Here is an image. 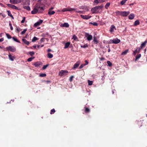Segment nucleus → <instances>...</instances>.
Segmentation results:
<instances>
[{
  "label": "nucleus",
  "mask_w": 147,
  "mask_h": 147,
  "mask_svg": "<svg viewBox=\"0 0 147 147\" xmlns=\"http://www.w3.org/2000/svg\"><path fill=\"white\" fill-rule=\"evenodd\" d=\"M74 77V76H71L70 77L69 80L70 82H71L72 81L73 79V78Z\"/></svg>",
  "instance_id": "8fccbe9b"
},
{
  "label": "nucleus",
  "mask_w": 147,
  "mask_h": 147,
  "mask_svg": "<svg viewBox=\"0 0 147 147\" xmlns=\"http://www.w3.org/2000/svg\"><path fill=\"white\" fill-rule=\"evenodd\" d=\"M45 38H42L40 39V42H44V41H45Z\"/></svg>",
  "instance_id": "6e6d98bb"
},
{
  "label": "nucleus",
  "mask_w": 147,
  "mask_h": 147,
  "mask_svg": "<svg viewBox=\"0 0 147 147\" xmlns=\"http://www.w3.org/2000/svg\"><path fill=\"white\" fill-rule=\"evenodd\" d=\"M6 72L7 73V74H10V72H8V71H7V72Z\"/></svg>",
  "instance_id": "338daca9"
},
{
  "label": "nucleus",
  "mask_w": 147,
  "mask_h": 147,
  "mask_svg": "<svg viewBox=\"0 0 147 147\" xmlns=\"http://www.w3.org/2000/svg\"><path fill=\"white\" fill-rule=\"evenodd\" d=\"M73 10H61V11L60 10H58L57 11V12H60L62 11L63 12H64L67 11H71Z\"/></svg>",
  "instance_id": "cd10ccee"
},
{
  "label": "nucleus",
  "mask_w": 147,
  "mask_h": 147,
  "mask_svg": "<svg viewBox=\"0 0 147 147\" xmlns=\"http://www.w3.org/2000/svg\"><path fill=\"white\" fill-rule=\"evenodd\" d=\"M36 46H33V47L35 48H36Z\"/></svg>",
  "instance_id": "774afa93"
},
{
  "label": "nucleus",
  "mask_w": 147,
  "mask_h": 147,
  "mask_svg": "<svg viewBox=\"0 0 147 147\" xmlns=\"http://www.w3.org/2000/svg\"><path fill=\"white\" fill-rule=\"evenodd\" d=\"M110 5V3H107L105 6V8L106 9H107Z\"/></svg>",
  "instance_id": "79ce46f5"
},
{
  "label": "nucleus",
  "mask_w": 147,
  "mask_h": 147,
  "mask_svg": "<svg viewBox=\"0 0 147 147\" xmlns=\"http://www.w3.org/2000/svg\"><path fill=\"white\" fill-rule=\"evenodd\" d=\"M5 51H10L11 52H14L16 51V49L13 46H9L6 47Z\"/></svg>",
  "instance_id": "f03ea898"
},
{
  "label": "nucleus",
  "mask_w": 147,
  "mask_h": 147,
  "mask_svg": "<svg viewBox=\"0 0 147 147\" xmlns=\"http://www.w3.org/2000/svg\"><path fill=\"white\" fill-rule=\"evenodd\" d=\"M107 62L109 66L111 67L112 66V64L110 61H107Z\"/></svg>",
  "instance_id": "473e14b6"
},
{
  "label": "nucleus",
  "mask_w": 147,
  "mask_h": 147,
  "mask_svg": "<svg viewBox=\"0 0 147 147\" xmlns=\"http://www.w3.org/2000/svg\"><path fill=\"white\" fill-rule=\"evenodd\" d=\"M7 11L8 13V15L11 17L12 19H13L14 18L11 13V12L9 10H7Z\"/></svg>",
  "instance_id": "4be33fe9"
},
{
  "label": "nucleus",
  "mask_w": 147,
  "mask_h": 147,
  "mask_svg": "<svg viewBox=\"0 0 147 147\" xmlns=\"http://www.w3.org/2000/svg\"><path fill=\"white\" fill-rule=\"evenodd\" d=\"M93 42H94V44H97L98 43V41L97 40L96 37L94 36V37Z\"/></svg>",
  "instance_id": "f3484780"
},
{
  "label": "nucleus",
  "mask_w": 147,
  "mask_h": 147,
  "mask_svg": "<svg viewBox=\"0 0 147 147\" xmlns=\"http://www.w3.org/2000/svg\"><path fill=\"white\" fill-rule=\"evenodd\" d=\"M115 13L117 15H121L123 17L127 16L129 13V11H117Z\"/></svg>",
  "instance_id": "f257e3e1"
},
{
  "label": "nucleus",
  "mask_w": 147,
  "mask_h": 147,
  "mask_svg": "<svg viewBox=\"0 0 147 147\" xmlns=\"http://www.w3.org/2000/svg\"><path fill=\"white\" fill-rule=\"evenodd\" d=\"M70 45V42H66L65 44V47L64 48L65 49H66L68 48L69 46Z\"/></svg>",
  "instance_id": "412c9836"
},
{
  "label": "nucleus",
  "mask_w": 147,
  "mask_h": 147,
  "mask_svg": "<svg viewBox=\"0 0 147 147\" xmlns=\"http://www.w3.org/2000/svg\"><path fill=\"white\" fill-rule=\"evenodd\" d=\"M21 0H10V2L12 4H17L21 2Z\"/></svg>",
  "instance_id": "0eeeda50"
},
{
  "label": "nucleus",
  "mask_w": 147,
  "mask_h": 147,
  "mask_svg": "<svg viewBox=\"0 0 147 147\" xmlns=\"http://www.w3.org/2000/svg\"><path fill=\"white\" fill-rule=\"evenodd\" d=\"M88 36L87 37V39L88 40H90L92 39V36L91 35H89L88 34Z\"/></svg>",
  "instance_id": "5701e85b"
},
{
  "label": "nucleus",
  "mask_w": 147,
  "mask_h": 147,
  "mask_svg": "<svg viewBox=\"0 0 147 147\" xmlns=\"http://www.w3.org/2000/svg\"><path fill=\"white\" fill-rule=\"evenodd\" d=\"M110 51H111V50H110V48H109L108 50V52H110Z\"/></svg>",
  "instance_id": "69168bd1"
},
{
  "label": "nucleus",
  "mask_w": 147,
  "mask_h": 147,
  "mask_svg": "<svg viewBox=\"0 0 147 147\" xmlns=\"http://www.w3.org/2000/svg\"><path fill=\"white\" fill-rule=\"evenodd\" d=\"M6 35L7 36V38L9 39H11V38H12L10 36V35H9V34L8 33H6Z\"/></svg>",
  "instance_id": "ea45409f"
},
{
  "label": "nucleus",
  "mask_w": 147,
  "mask_h": 147,
  "mask_svg": "<svg viewBox=\"0 0 147 147\" xmlns=\"http://www.w3.org/2000/svg\"><path fill=\"white\" fill-rule=\"evenodd\" d=\"M127 0H123L121 1L120 3L121 4V5H123L126 2Z\"/></svg>",
  "instance_id": "72a5a7b5"
},
{
  "label": "nucleus",
  "mask_w": 147,
  "mask_h": 147,
  "mask_svg": "<svg viewBox=\"0 0 147 147\" xmlns=\"http://www.w3.org/2000/svg\"><path fill=\"white\" fill-rule=\"evenodd\" d=\"M141 57V54H139L138 55H137L136 56V59L135 60L137 61L138 59Z\"/></svg>",
  "instance_id": "c756f323"
},
{
  "label": "nucleus",
  "mask_w": 147,
  "mask_h": 147,
  "mask_svg": "<svg viewBox=\"0 0 147 147\" xmlns=\"http://www.w3.org/2000/svg\"><path fill=\"white\" fill-rule=\"evenodd\" d=\"M8 6L9 7H10V8L13 9H17V8L14 5L9 4H8Z\"/></svg>",
  "instance_id": "dca6fc26"
},
{
  "label": "nucleus",
  "mask_w": 147,
  "mask_h": 147,
  "mask_svg": "<svg viewBox=\"0 0 147 147\" xmlns=\"http://www.w3.org/2000/svg\"><path fill=\"white\" fill-rule=\"evenodd\" d=\"M140 48H137L136 50L134 52V54L135 55L137 53H139L140 52Z\"/></svg>",
  "instance_id": "aec40b11"
},
{
  "label": "nucleus",
  "mask_w": 147,
  "mask_h": 147,
  "mask_svg": "<svg viewBox=\"0 0 147 147\" xmlns=\"http://www.w3.org/2000/svg\"><path fill=\"white\" fill-rule=\"evenodd\" d=\"M55 13V12L54 11L50 10L48 12V14L50 15H51Z\"/></svg>",
  "instance_id": "393cba45"
},
{
  "label": "nucleus",
  "mask_w": 147,
  "mask_h": 147,
  "mask_svg": "<svg viewBox=\"0 0 147 147\" xmlns=\"http://www.w3.org/2000/svg\"><path fill=\"white\" fill-rule=\"evenodd\" d=\"M76 12L80 13H84V11H83L78 10L76 11Z\"/></svg>",
  "instance_id": "49530a36"
},
{
  "label": "nucleus",
  "mask_w": 147,
  "mask_h": 147,
  "mask_svg": "<svg viewBox=\"0 0 147 147\" xmlns=\"http://www.w3.org/2000/svg\"><path fill=\"white\" fill-rule=\"evenodd\" d=\"M49 65V64H47L46 65H44L42 68V69L43 70L45 69Z\"/></svg>",
  "instance_id": "a19ab883"
},
{
  "label": "nucleus",
  "mask_w": 147,
  "mask_h": 147,
  "mask_svg": "<svg viewBox=\"0 0 147 147\" xmlns=\"http://www.w3.org/2000/svg\"><path fill=\"white\" fill-rule=\"evenodd\" d=\"M85 112L86 113H88L90 112V109L88 108L85 107Z\"/></svg>",
  "instance_id": "a878e982"
},
{
  "label": "nucleus",
  "mask_w": 147,
  "mask_h": 147,
  "mask_svg": "<svg viewBox=\"0 0 147 147\" xmlns=\"http://www.w3.org/2000/svg\"><path fill=\"white\" fill-rule=\"evenodd\" d=\"M93 13H99L98 10H91Z\"/></svg>",
  "instance_id": "b1692460"
},
{
  "label": "nucleus",
  "mask_w": 147,
  "mask_h": 147,
  "mask_svg": "<svg viewBox=\"0 0 147 147\" xmlns=\"http://www.w3.org/2000/svg\"><path fill=\"white\" fill-rule=\"evenodd\" d=\"M46 76V74H41L39 75V76L40 77H45Z\"/></svg>",
  "instance_id": "e433bc0d"
},
{
  "label": "nucleus",
  "mask_w": 147,
  "mask_h": 147,
  "mask_svg": "<svg viewBox=\"0 0 147 147\" xmlns=\"http://www.w3.org/2000/svg\"><path fill=\"white\" fill-rule=\"evenodd\" d=\"M51 49H49L48 50V52H51Z\"/></svg>",
  "instance_id": "052dcab7"
},
{
  "label": "nucleus",
  "mask_w": 147,
  "mask_h": 147,
  "mask_svg": "<svg viewBox=\"0 0 147 147\" xmlns=\"http://www.w3.org/2000/svg\"><path fill=\"white\" fill-rule=\"evenodd\" d=\"M44 10H33L31 11V13L32 14H35L37 13H42Z\"/></svg>",
  "instance_id": "423d86ee"
},
{
  "label": "nucleus",
  "mask_w": 147,
  "mask_h": 147,
  "mask_svg": "<svg viewBox=\"0 0 147 147\" xmlns=\"http://www.w3.org/2000/svg\"><path fill=\"white\" fill-rule=\"evenodd\" d=\"M29 54L30 55L32 56L33 55H34V53L33 51L30 52L29 53Z\"/></svg>",
  "instance_id": "a18cd8bd"
},
{
  "label": "nucleus",
  "mask_w": 147,
  "mask_h": 147,
  "mask_svg": "<svg viewBox=\"0 0 147 147\" xmlns=\"http://www.w3.org/2000/svg\"><path fill=\"white\" fill-rule=\"evenodd\" d=\"M120 42V40L117 38L113 39V40H110V43H113L117 44Z\"/></svg>",
  "instance_id": "7ed1b4c3"
},
{
  "label": "nucleus",
  "mask_w": 147,
  "mask_h": 147,
  "mask_svg": "<svg viewBox=\"0 0 147 147\" xmlns=\"http://www.w3.org/2000/svg\"><path fill=\"white\" fill-rule=\"evenodd\" d=\"M88 85L90 86H91V85H92V84L93 81H90V80H88Z\"/></svg>",
  "instance_id": "4c0bfd02"
},
{
  "label": "nucleus",
  "mask_w": 147,
  "mask_h": 147,
  "mask_svg": "<svg viewBox=\"0 0 147 147\" xmlns=\"http://www.w3.org/2000/svg\"><path fill=\"white\" fill-rule=\"evenodd\" d=\"M38 40V38L36 36H34L32 40V42H34Z\"/></svg>",
  "instance_id": "f704fd0d"
},
{
  "label": "nucleus",
  "mask_w": 147,
  "mask_h": 147,
  "mask_svg": "<svg viewBox=\"0 0 147 147\" xmlns=\"http://www.w3.org/2000/svg\"><path fill=\"white\" fill-rule=\"evenodd\" d=\"M53 55L50 53H48V57L49 58H51L53 57Z\"/></svg>",
  "instance_id": "c85d7f7f"
},
{
  "label": "nucleus",
  "mask_w": 147,
  "mask_h": 147,
  "mask_svg": "<svg viewBox=\"0 0 147 147\" xmlns=\"http://www.w3.org/2000/svg\"><path fill=\"white\" fill-rule=\"evenodd\" d=\"M42 65V63L41 62L37 61L36 62H35L33 65H34L36 67H38L40 65Z\"/></svg>",
  "instance_id": "1a4fd4ad"
},
{
  "label": "nucleus",
  "mask_w": 147,
  "mask_h": 147,
  "mask_svg": "<svg viewBox=\"0 0 147 147\" xmlns=\"http://www.w3.org/2000/svg\"><path fill=\"white\" fill-rule=\"evenodd\" d=\"M42 20L40 19L38 21L35 23L34 24V26L35 27H37L39 26L43 22Z\"/></svg>",
  "instance_id": "6e6552de"
},
{
  "label": "nucleus",
  "mask_w": 147,
  "mask_h": 147,
  "mask_svg": "<svg viewBox=\"0 0 147 147\" xmlns=\"http://www.w3.org/2000/svg\"><path fill=\"white\" fill-rule=\"evenodd\" d=\"M85 63L84 64V65H86L88 64V62L87 60H85Z\"/></svg>",
  "instance_id": "5fc2aeb1"
},
{
  "label": "nucleus",
  "mask_w": 147,
  "mask_h": 147,
  "mask_svg": "<svg viewBox=\"0 0 147 147\" xmlns=\"http://www.w3.org/2000/svg\"><path fill=\"white\" fill-rule=\"evenodd\" d=\"M81 47L83 48H86L88 47V45L87 44H85L84 46H81Z\"/></svg>",
  "instance_id": "09e8293b"
},
{
  "label": "nucleus",
  "mask_w": 147,
  "mask_h": 147,
  "mask_svg": "<svg viewBox=\"0 0 147 147\" xmlns=\"http://www.w3.org/2000/svg\"><path fill=\"white\" fill-rule=\"evenodd\" d=\"M135 17V15L134 14L131 13L128 16V18L130 20H132L134 19Z\"/></svg>",
  "instance_id": "2eb2a0df"
},
{
  "label": "nucleus",
  "mask_w": 147,
  "mask_h": 147,
  "mask_svg": "<svg viewBox=\"0 0 147 147\" xmlns=\"http://www.w3.org/2000/svg\"><path fill=\"white\" fill-rule=\"evenodd\" d=\"M90 24H91L94 26H97L98 25V24L96 22H94L93 23L90 22Z\"/></svg>",
  "instance_id": "c9c22d12"
},
{
  "label": "nucleus",
  "mask_w": 147,
  "mask_h": 147,
  "mask_svg": "<svg viewBox=\"0 0 147 147\" xmlns=\"http://www.w3.org/2000/svg\"><path fill=\"white\" fill-rule=\"evenodd\" d=\"M10 29L11 30H13V28L12 26H11V27H10Z\"/></svg>",
  "instance_id": "680f3d73"
},
{
  "label": "nucleus",
  "mask_w": 147,
  "mask_h": 147,
  "mask_svg": "<svg viewBox=\"0 0 147 147\" xmlns=\"http://www.w3.org/2000/svg\"><path fill=\"white\" fill-rule=\"evenodd\" d=\"M44 46L43 45H37V47L38 48L40 47H43Z\"/></svg>",
  "instance_id": "864d4df0"
},
{
  "label": "nucleus",
  "mask_w": 147,
  "mask_h": 147,
  "mask_svg": "<svg viewBox=\"0 0 147 147\" xmlns=\"http://www.w3.org/2000/svg\"><path fill=\"white\" fill-rule=\"evenodd\" d=\"M104 59H105V58L103 57L101 58H100V60H104Z\"/></svg>",
  "instance_id": "e2e57ef3"
},
{
  "label": "nucleus",
  "mask_w": 147,
  "mask_h": 147,
  "mask_svg": "<svg viewBox=\"0 0 147 147\" xmlns=\"http://www.w3.org/2000/svg\"><path fill=\"white\" fill-rule=\"evenodd\" d=\"M12 39L14 41H15L16 42L19 43H20L19 40L17 38H15V37H12Z\"/></svg>",
  "instance_id": "2f4dec72"
},
{
  "label": "nucleus",
  "mask_w": 147,
  "mask_h": 147,
  "mask_svg": "<svg viewBox=\"0 0 147 147\" xmlns=\"http://www.w3.org/2000/svg\"><path fill=\"white\" fill-rule=\"evenodd\" d=\"M84 66H85V65H84V64H82L80 67L79 69H81Z\"/></svg>",
  "instance_id": "603ef678"
},
{
  "label": "nucleus",
  "mask_w": 147,
  "mask_h": 147,
  "mask_svg": "<svg viewBox=\"0 0 147 147\" xmlns=\"http://www.w3.org/2000/svg\"><path fill=\"white\" fill-rule=\"evenodd\" d=\"M8 56L9 59L12 61H13V56H12L11 54H9L8 55Z\"/></svg>",
  "instance_id": "bb28decb"
},
{
  "label": "nucleus",
  "mask_w": 147,
  "mask_h": 147,
  "mask_svg": "<svg viewBox=\"0 0 147 147\" xmlns=\"http://www.w3.org/2000/svg\"><path fill=\"white\" fill-rule=\"evenodd\" d=\"M51 112L50 113H51V114H53L54 113H55V109H53L51 110Z\"/></svg>",
  "instance_id": "37998d69"
},
{
  "label": "nucleus",
  "mask_w": 147,
  "mask_h": 147,
  "mask_svg": "<svg viewBox=\"0 0 147 147\" xmlns=\"http://www.w3.org/2000/svg\"><path fill=\"white\" fill-rule=\"evenodd\" d=\"M22 40L23 41V42L27 45H29L30 42L29 41H28L26 39L24 38H23L22 39Z\"/></svg>",
  "instance_id": "4468645a"
},
{
  "label": "nucleus",
  "mask_w": 147,
  "mask_h": 147,
  "mask_svg": "<svg viewBox=\"0 0 147 147\" xmlns=\"http://www.w3.org/2000/svg\"><path fill=\"white\" fill-rule=\"evenodd\" d=\"M80 64V62H77L74 65L73 67L72 68V69H76L79 65Z\"/></svg>",
  "instance_id": "9b49d317"
},
{
  "label": "nucleus",
  "mask_w": 147,
  "mask_h": 147,
  "mask_svg": "<svg viewBox=\"0 0 147 147\" xmlns=\"http://www.w3.org/2000/svg\"><path fill=\"white\" fill-rule=\"evenodd\" d=\"M80 16L82 18L85 20L88 19L90 18L91 17V16H84L83 15H81Z\"/></svg>",
  "instance_id": "9d476101"
},
{
  "label": "nucleus",
  "mask_w": 147,
  "mask_h": 147,
  "mask_svg": "<svg viewBox=\"0 0 147 147\" xmlns=\"http://www.w3.org/2000/svg\"><path fill=\"white\" fill-rule=\"evenodd\" d=\"M4 40L3 38H2L0 39V42H1L3 41Z\"/></svg>",
  "instance_id": "4d7b16f0"
},
{
  "label": "nucleus",
  "mask_w": 147,
  "mask_h": 147,
  "mask_svg": "<svg viewBox=\"0 0 147 147\" xmlns=\"http://www.w3.org/2000/svg\"><path fill=\"white\" fill-rule=\"evenodd\" d=\"M100 1V0H94V3L96 5H97Z\"/></svg>",
  "instance_id": "58836bf2"
},
{
  "label": "nucleus",
  "mask_w": 147,
  "mask_h": 147,
  "mask_svg": "<svg viewBox=\"0 0 147 147\" xmlns=\"http://www.w3.org/2000/svg\"><path fill=\"white\" fill-rule=\"evenodd\" d=\"M69 24L67 23H65L64 24H61L60 25L61 27H64L66 28L69 27Z\"/></svg>",
  "instance_id": "ddd939ff"
},
{
  "label": "nucleus",
  "mask_w": 147,
  "mask_h": 147,
  "mask_svg": "<svg viewBox=\"0 0 147 147\" xmlns=\"http://www.w3.org/2000/svg\"><path fill=\"white\" fill-rule=\"evenodd\" d=\"M68 73V71L67 70H61L59 73V74L60 76H62L65 75Z\"/></svg>",
  "instance_id": "39448f33"
},
{
  "label": "nucleus",
  "mask_w": 147,
  "mask_h": 147,
  "mask_svg": "<svg viewBox=\"0 0 147 147\" xmlns=\"http://www.w3.org/2000/svg\"><path fill=\"white\" fill-rule=\"evenodd\" d=\"M34 58V57H33V58H32V57H30V58H29L28 59H27V61L28 62H30V61H32V59Z\"/></svg>",
  "instance_id": "c03bdc74"
},
{
  "label": "nucleus",
  "mask_w": 147,
  "mask_h": 147,
  "mask_svg": "<svg viewBox=\"0 0 147 147\" xmlns=\"http://www.w3.org/2000/svg\"><path fill=\"white\" fill-rule=\"evenodd\" d=\"M2 16L3 17V18H4L5 17V15H2Z\"/></svg>",
  "instance_id": "0e129e2a"
},
{
  "label": "nucleus",
  "mask_w": 147,
  "mask_h": 147,
  "mask_svg": "<svg viewBox=\"0 0 147 147\" xmlns=\"http://www.w3.org/2000/svg\"><path fill=\"white\" fill-rule=\"evenodd\" d=\"M24 4L26 5L27 6H24L23 7V8L25 9H30V7L28 6V5L29 4V0H26L25 2H24Z\"/></svg>",
  "instance_id": "20e7f679"
},
{
  "label": "nucleus",
  "mask_w": 147,
  "mask_h": 147,
  "mask_svg": "<svg viewBox=\"0 0 147 147\" xmlns=\"http://www.w3.org/2000/svg\"><path fill=\"white\" fill-rule=\"evenodd\" d=\"M140 24V22L138 20H137L136 21L134 24V26H136L139 25Z\"/></svg>",
  "instance_id": "6ab92c4d"
},
{
  "label": "nucleus",
  "mask_w": 147,
  "mask_h": 147,
  "mask_svg": "<svg viewBox=\"0 0 147 147\" xmlns=\"http://www.w3.org/2000/svg\"><path fill=\"white\" fill-rule=\"evenodd\" d=\"M116 30V28L115 26L114 25H112L110 27V31L111 32H112L114 31V29Z\"/></svg>",
  "instance_id": "f8f14e48"
},
{
  "label": "nucleus",
  "mask_w": 147,
  "mask_h": 147,
  "mask_svg": "<svg viewBox=\"0 0 147 147\" xmlns=\"http://www.w3.org/2000/svg\"><path fill=\"white\" fill-rule=\"evenodd\" d=\"M128 50H125V51L122 52V53L121 54V55H125L127 54V53H128Z\"/></svg>",
  "instance_id": "7c9ffc66"
},
{
  "label": "nucleus",
  "mask_w": 147,
  "mask_h": 147,
  "mask_svg": "<svg viewBox=\"0 0 147 147\" xmlns=\"http://www.w3.org/2000/svg\"><path fill=\"white\" fill-rule=\"evenodd\" d=\"M147 42V40H146L145 41H144V42L142 43L140 47L141 48H143V47H144Z\"/></svg>",
  "instance_id": "a211bd4d"
},
{
  "label": "nucleus",
  "mask_w": 147,
  "mask_h": 147,
  "mask_svg": "<svg viewBox=\"0 0 147 147\" xmlns=\"http://www.w3.org/2000/svg\"><path fill=\"white\" fill-rule=\"evenodd\" d=\"M9 25L11 27V26H12V24H11V22H10L9 24Z\"/></svg>",
  "instance_id": "bf43d9fd"
},
{
  "label": "nucleus",
  "mask_w": 147,
  "mask_h": 147,
  "mask_svg": "<svg viewBox=\"0 0 147 147\" xmlns=\"http://www.w3.org/2000/svg\"><path fill=\"white\" fill-rule=\"evenodd\" d=\"M25 20V17H24L23 18L22 20V21L21 22V23H24V22Z\"/></svg>",
  "instance_id": "3c124183"
},
{
  "label": "nucleus",
  "mask_w": 147,
  "mask_h": 147,
  "mask_svg": "<svg viewBox=\"0 0 147 147\" xmlns=\"http://www.w3.org/2000/svg\"><path fill=\"white\" fill-rule=\"evenodd\" d=\"M86 9V7H82V9Z\"/></svg>",
  "instance_id": "13d9d810"
},
{
  "label": "nucleus",
  "mask_w": 147,
  "mask_h": 147,
  "mask_svg": "<svg viewBox=\"0 0 147 147\" xmlns=\"http://www.w3.org/2000/svg\"><path fill=\"white\" fill-rule=\"evenodd\" d=\"M27 31L26 29H24L21 32V34H24Z\"/></svg>",
  "instance_id": "de8ad7c7"
}]
</instances>
